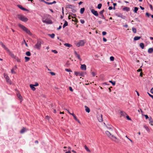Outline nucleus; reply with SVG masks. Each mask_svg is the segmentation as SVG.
<instances>
[{"instance_id":"nucleus-45","label":"nucleus","mask_w":153,"mask_h":153,"mask_svg":"<svg viewBox=\"0 0 153 153\" xmlns=\"http://www.w3.org/2000/svg\"><path fill=\"white\" fill-rule=\"evenodd\" d=\"M80 22L82 24H83L85 23V21L83 19L80 20Z\"/></svg>"},{"instance_id":"nucleus-44","label":"nucleus","mask_w":153,"mask_h":153,"mask_svg":"<svg viewBox=\"0 0 153 153\" xmlns=\"http://www.w3.org/2000/svg\"><path fill=\"white\" fill-rule=\"evenodd\" d=\"M101 17H99V18L103 19H105V17L103 15H101Z\"/></svg>"},{"instance_id":"nucleus-46","label":"nucleus","mask_w":153,"mask_h":153,"mask_svg":"<svg viewBox=\"0 0 153 153\" xmlns=\"http://www.w3.org/2000/svg\"><path fill=\"white\" fill-rule=\"evenodd\" d=\"M51 51L55 53H58L57 51L56 50H52Z\"/></svg>"},{"instance_id":"nucleus-42","label":"nucleus","mask_w":153,"mask_h":153,"mask_svg":"<svg viewBox=\"0 0 153 153\" xmlns=\"http://www.w3.org/2000/svg\"><path fill=\"white\" fill-rule=\"evenodd\" d=\"M71 11L73 13H75L76 12V10L74 8H72Z\"/></svg>"},{"instance_id":"nucleus-25","label":"nucleus","mask_w":153,"mask_h":153,"mask_svg":"<svg viewBox=\"0 0 153 153\" xmlns=\"http://www.w3.org/2000/svg\"><path fill=\"white\" fill-rule=\"evenodd\" d=\"M68 22L66 21H65V23L63 26V28L65 27L66 26H68Z\"/></svg>"},{"instance_id":"nucleus-53","label":"nucleus","mask_w":153,"mask_h":153,"mask_svg":"<svg viewBox=\"0 0 153 153\" xmlns=\"http://www.w3.org/2000/svg\"><path fill=\"white\" fill-rule=\"evenodd\" d=\"M69 89L71 91H73L72 88L71 87H69Z\"/></svg>"},{"instance_id":"nucleus-26","label":"nucleus","mask_w":153,"mask_h":153,"mask_svg":"<svg viewBox=\"0 0 153 153\" xmlns=\"http://www.w3.org/2000/svg\"><path fill=\"white\" fill-rule=\"evenodd\" d=\"M84 147L85 150L89 152H91L90 150L88 148L86 145Z\"/></svg>"},{"instance_id":"nucleus-28","label":"nucleus","mask_w":153,"mask_h":153,"mask_svg":"<svg viewBox=\"0 0 153 153\" xmlns=\"http://www.w3.org/2000/svg\"><path fill=\"white\" fill-rule=\"evenodd\" d=\"M144 127L147 131H148V132L150 131V129L148 126H147L146 125H145L144 126Z\"/></svg>"},{"instance_id":"nucleus-14","label":"nucleus","mask_w":153,"mask_h":153,"mask_svg":"<svg viewBox=\"0 0 153 153\" xmlns=\"http://www.w3.org/2000/svg\"><path fill=\"white\" fill-rule=\"evenodd\" d=\"M81 68L82 70L85 71L86 69V66L85 64L82 65L81 66Z\"/></svg>"},{"instance_id":"nucleus-63","label":"nucleus","mask_w":153,"mask_h":153,"mask_svg":"<svg viewBox=\"0 0 153 153\" xmlns=\"http://www.w3.org/2000/svg\"><path fill=\"white\" fill-rule=\"evenodd\" d=\"M49 117H49L48 116H47L45 117L46 119H47L48 120L49 119Z\"/></svg>"},{"instance_id":"nucleus-31","label":"nucleus","mask_w":153,"mask_h":153,"mask_svg":"<svg viewBox=\"0 0 153 153\" xmlns=\"http://www.w3.org/2000/svg\"><path fill=\"white\" fill-rule=\"evenodd\" d=\"M138 8L137 7H134V12L135 13H137V11L138 10Z\"/></svg>"},{"instance_id":"nucleus-12","label":"nucleus","mask_w":153,"mask_h":153,"mask_svg":"<svg viewBox=\"0 0 153 153\" xmlns=\"http://www.w3.org/2000/svg\"><path fill=\"white\" fill-rule=\"evenodd\" d=\"M74 54L76 56L78 59L80 61H81L82 60V59L80 57V56L77 53L76 51H74Z\"/></svg>"},{"instance_id":"nucleus-41","label":"nucleus","mask_w":153,"mask_h":153,"mask_svg":"<svg viewBox=\"0 0 153 153\" xmlns=\"http://www.w3.org/2000/svg\"><path fill=\"white\" fill-rule=\"evenodd\" d=\"M16 61L18 62H21V59L17 58L16 59Z\"/></svg>"},{"instance_id":"nucleus-32","label":"nucleus","mask_w":153,"mask_h":153,"mask_svg":"<svg viewBox=\"0 0 153 153\" xmlns=\"http://www.w3.org/2000/svg\"><path fill=\"white\" fill-rule=\"evenodd\" d=\"M132 30L134 33H136L137 30H136V29L135 28H134V27H132Z\"/></svg>"},{"instance_id":"nucleus-8","label":"nucleus","mask_w":153,"mask_h":153,"mask_svg":"<svg viewBox=\"0 0 153 153\" xmlns=\"http://www.w3.org/2000/svg\"><path fill=\"white\" fill-rule=\"evenodd\" d=\"M4 78L5 79L6 82L10 84H11V82L9 78L8 75L5 73L4 74Z\"/></svg>"},{"instance_id":"nucleus-58","label":"nucleus","mask_w":153,"mask_h":153,"mask_svg":"<svg viewBox=\"0 0 153 153\" xmlns=\"http://www.w3.org/2000/svg\"><path fill=\"white\" fill-rule=\"evenodd\" d=\"M150 92L152 94H153V87L151 89Z\"/></svg>"},{"instance_id":"nucleus-64","label":"nucleus","mask_w":153,"mask_h":153,"mask_svg":"<svg viewBox=\"0 0 153 153\" xmlns=\"http://www.w3.org/2000/svg\"><path fill=\"white\" fill-rule=\"evenodd\" d=\"M65 153H71V152L70 150H69L68 151L66 152Z\"/></svg>"},{"instance_id":"nucleus-60","label":"nucleus","mask_w":153,"mask_h":153,"mask_svg":"<svg viewBox=\"0 0 153 153\" xmlns=\"http://www.w3.org/2000/svg\"><path fill=\"white\" fill-rule=\"evenodd\" d=\"M145 116L146 119H148L149 118V117H148V116L147 115H145Z\"/></svg>"},{"instance_id":"nucleus-27","label":"nucleus","mask_w":153,"mask_h":153,"mask_svg":"<svg viewBox=\"0 0 153 153\" xmlns=\"http://www.w3.org/2000/svg\"><path fill=\"white\" fill-rule=\"evenodd\" d=\"M85 9L84 8H81L80 10V13L81 14H83L85 11Z\"/></svg>"},{"instance_id":"nucleus-36","label":"nucleus","mask_w":153,"mask_h":153,"mask_svg":"<svg viewBox=\"0 0 153 153\" xmlns=\"http://www.w3.org/2000/svg\"><path fill=\"white\" fill-rule=\"evenodd\" d=\"M17 96L19 99L21 100L22 99V97L21 96V95L20 94H17Z\"/></svg>"},{"instance_id":"nucleus-59","label":"nucleus","mask_w":153,"mask_h":153,"mask_svg":"<svg viewBox=\"0 0 153 153\" xmlns=\"http://www.w3.org/2000/svg\"><path fill=\"white\" fill-rule=\"evenodd\" d=\"M108 9L110 10H112L113 9V7L112 6L109 7H108Z\"/></svg>"},{"instance_id":"nucleus-16","label":"nucleus","mask_w":153,"mask_h":153,"mask_svg":"<svg viewBox=\"0 0 153 153\" xmlns=\"http://www.w3.org/2000/svg\"><path fill=\"white\" fill-rule=\"evenodd\" d=\"M44 2H45V3L47 4H48V5H51V4H55L56 3V2L54 1H53V2H46V1H44Z\"/></svg>"},{"instance_id":"nucleus-52","label":"nucleus","mask_w":153,"mask_h":153,"mask_svg":"<svg viewBox=\"0 0 153 153\" xmlns=\"http://www.w3.org/2000/svg\"><path fill=\"white\" fill-rule=\"evenodd\" d=\"M73 117H74V119L76 120H77L78 119L76 118V115H75L74 116H73Z\"/></svg>"},{"instance_id":"nucleus-10","label":"nucleus","mask_w":153,"mask_h":153,"mask_svg":"<svg viewBox=\"0 0 153 153\" xmlns=\"http://www.w3.org/2000/svg\"><path fill=\"white\" fill-rule=\"evenodd\" d=\"M85 43V42L83 40H81L76 44V45L78 47L80 46H83L84 45Z\"/></svg>"},{"instance_id":"nucleus-7","label":"nucleus","mask_w":153,"mask_h":153,"mask_svg":"<svg viewBox=\"0 0 153 153\" xmlns=\"http://www.w3.org/2000/svg\"><path fill=\"white\" fill-rule=\"evenodd\" d=\"M74 74L76 76H84V75L86 74L85 72H77L75 71L74 72Z\"/></svg>"},{"instance_id":"nucleus-43","label":"nucleus","mask_w":153,"mask_h":153,"mask_svg":"<svg viewBox=\"0 0 153 153\" xmlns=\"http://www.w3.org/2000/svg\"><path fill=\"white\" fill-rule=\"evenodd\" d=\"M110 59L111 61H113L114 60V57L113 56L110 57Z\"/></svg>"},{"instance_id":"nucleus-34","label":"nucleus","mask_w":153,"mask_h":153,"mask_svg":"<svg viewBox=\"0 0 153 153\" xmlns=\"http://www.w3.org/2000/svg\"><path fill=\"white\" fill-rule=\"evenodd\" d=\"M25 58L26 62H27L30 59V58L29 57H27L25 56Z\"/></svg>"},{"instance_id":"nucleus-17","label":"nucleus","mask_w":153,"mask_h":153,"mask_svg":"<svg viewBox=\"0 0 153 153\" xmlns=\"http://www.w3.org/2000/svg\"><path fill=\"white\" fill-rule=\"evenodd\" d=\"M130 8L129 7H125L123 8V10L124 11H126L127 12H128L130 10Z\"/></svg>"},{"instance_id":"nucleus-50","label":"nucleus","mask_w":153,"mask_h":153,"mask_svg":"<svg viewBox=\"0 0 153 153\" xmlns=\"http://www.w3.org/2000/svg\"><path fill=\"white\" fill-rule=\"evenodd\" d=\"M146 14L148 17H149L150 15V14L148 13H146Z\"/></svg>"},{"instance_id":"nucleus-15","label":"nucleus","mask_w":153,"mask_h":153,"mask_svg":"<svg viewBox=\"0 0 153 153\" xmlns=\"http://www.w3.org/2000/svg\"><path fill=\"white\" fill-rule=\"evenodd\" d=\"M18 7L24 11H27V10L22 7V6L20 5H18Z\"/></svg>"},{"instance_id":"nucleus-5","label":"nucleus","mask_w":153,"mask_h":153,"mask_svg":"<svg viewBox=\"0 0 153 153\" xmlns=\"http://www.w3.org/2000/svg\"><path fill=\"white\" fill-rule=\"evenodd\" d=\"M18 18L21 21L23 22H26L28 20V19L25 16L23 15L19 14L18 15Z\"/></svg>"},{"instance_id":"nucleus-19","label":"nucleus","mask_w":153,"mask_h":153,"mask_svg":"<svg viewBox=\"0 0 153 153\" xmlns=\"http://www.w3.org/2000/svg\"><path fill=\"white\" fill-rule=\"evenodd\" d=\"M149 53H151L153 52V48H150L148 49V51Z\"/></svg>"},{"instance_id":"nucleus-3","label":"nucleus","mask_w":153,"mask_h":153,"mask_svg":"<svg viewBox=\"0 0 153 153\" xmlns=\"http://www.w3.org/2000/svg\"><path fill=\"white\" fill-rule=\"evenodd\" d=\"M48 16H49V15H45L44 17L43 18L42 21L43 23H45L46 24H51V21L49 19H47Z\"/></svg>"},{"instance_id":"nucleus-54","label":"nucleus","mask_w":153,"mask_h":153,"mask_svg":"<svg viewBox=\"0 0 153 153\" xmlns=\"http://www.w3.org/2000/svg\"><path fill=\"white\" fill-rule=\"evenodd\" d=\"M23 41H24V43H25V45L27 47H28V45H27V43H26V42L25 41V40L24 39Z\"/></svg>"},{"instance_id":"nucleus-4","label":"nucleus","mask_w":153,"mask_h":153,"mask_svg":"<svg viewBox=\"0 0 153 153\" xmlns=\"http://www.w3.org/2000/svg\"><path fill=\"white\" fill-rule=\"evenodd\" d=\"M42 42V41L41 39H38L37 43L34 46V48L38 50H40L41 47Z\"/></svg>"},{"instance_id":"nucleus-40","label":"nucleus","mask_w":153,"mask_h":153,"mask_svg":"<svg viewBox=\"0 0 153 153\" xmlns=\"http://www.w3.org/2000/svg\"><path fill=\"white\" fill-rule=\"evenodd\" d=\"M91 74L94 77L97 74L96 73L94 72H92Z\"/></svg>"},{"instance_id":"nucleus-39","label":"nucleus","mask_w":153,"mask_h":153,"mask_svg":"<svg viewBox=\"0 0 153 153\" xmlns=\"http://www.w3.org/2000/svg\"><path fill=\"white\" fill-rule=\"evenodd\" d=\"M104 10H102L100 11V12L99 13L101 15H103V13L104 12Z\"/></svg>"},{"instance_id":"nucleus-55","label":"nucleus","mask_w":153,"mask_h":153,"mask_svg":"<svg viewBox=\"0 0 153 153\" xmlns=\"http://www.w3.org/2000/svg\"><path fill=\"white\" fill-rule=\"evenodd\" d=\"M62 13L63 16L64 15V8L63 7L62 8Z\"/></svg>"},{"instance_id":"nucleus-9","label":"nucleus","mask_w":153,"mask_h":153,"mask_svg":"<svg viewBox=\"0 0 153 153\" xmlns=\"http://www.w3.org/2000/svg\"><path fill=\"white\" fill-rule=\"evenodd\" d=\"M115 15L118 17H120L123 19H125L126 18V17L120 13H116L115 14Z\"/></svg>"},{"instance_id":"nucleus-38","label":"nucleus","mask_w":153,"mask_h":153,"mask_svg":"<svg viewBox=\"0 0 153 153\" xmlns=\"http://www.w3.org/2000/svg\"><path fill=\"white\" fill-rule=\"evenodd\" d=\"M109 82L111 83L113 86L114 85H115V81L113 82L111 80H110L109 81Z\"/></svg>"},{"instance_id":"nucleus-35","label":"nucleus","mask_w":153,"mask_h":153,"mask_svg":"<svg viewBox=\"0 0 153 153\" xmlns=\"http://www.w3.org/2000/svg\"><path fill=\"white\" fill-rule=\"evenodd\" d=\"M26 54L28 56H30L31 55V53L29 51H27L26 53Z\"/></svg>"},{"instance_id":"nucleus-61","label":"nucleus","mask_w":153,"mask_h":153,"mask_svg":"<svg viewBox=\"0 0 153 153\" xmlns=\"http://www.w3.org/2000/svg\"><path fill=\"white\" fill-rule=\"evenodd\" d=\"M103 40L104 42H106L107 41L106 39L104 37L103 38Z\"/></svg>"},{"instance_id":"nucleus-49","label":"nucleus","mask_w":153,"mask_h":153,"mask_svg":"<svg viewBox=\"0 0 153 153\" xmlns=\"http://www.w3.org/2000/svg\"><path fill=\"white\" fill-rule=\"evenodd\" d=\"M50 74L52 75V76H54L55 75V73L53 72H50Z\"/></svg>"},{"instance_id":"nucleus-56","label":"nucleus","mask_w":153,"mask_h":153,"mask_svg":"<svg viewBox=\"0 0 153 153\" xmlns=\"http://www.w3.org/2000/svg\"><path fill=\"white\" fill-rule=\"evenodd\" d=\"M126 118L128 120H131V119L130 118V117L128 116H126Z\"/></svg>"},{"instance_id":"nucleus-11","label":"nucleus","mask_w":153,"mask_h":153,"mask_svg":"<svg viewBox=\"0 0 153 153\" xmlns=\"http://www.w3.org/2000/svg\"><path fill=\"white\" fill-rule=\"evenodd\" d=\"M91 12L93 14L94 16H98V13L97 11L95 10L94 9H91Z\"/></svg>"},{"instance_id":"nucleus-37","label":"nucleus","mask_w":153,"mask_h":153,"mask_svg":"<svg viewBox=\"0 0 153 153\" xmlns=\"http://www.w3.org/2000/svg\"><path fill=\"white\" fill-rule=\"evenodd\" d=\"M14 68H13L11 70V72L12 74H15L16 73V72L14 71Z\"/></svg>"},{"instance_id":"nucleus-62","label":"nucleus","mask_w":153,"mask_h":153,"mask_svg":"<svg viewBox=\"0 0 153 153\" xmlns=\"http://www.w3.org/2000/svg\"><path fill=\"white\" fill-rule=\"evenodd\" d=\"M62 27V26L61 25H60L59 26V27L57 28V30H60Z\"/></svg>"},{"instance_id":"nucleus-24","label":"nucleus","mask_w":153,"mask_h":153,"mask_svg":"<svg viewBox=\"0 0 153 153\" xmlns=\"http://www.w3.org/2000/svg\"><path fill=\"white\" fill-rule=\"evenodd\" d=\"M140 46L142 49H143L144 47V43H140Z\"/></svg>"},{"instance_id":"nucleus-30","label":"nucleus","mask_w":153,"mask_h":153,"mask_svg":"<svg viewBox=\"0 0 153 153\" xmlns=\"http://www.w3.org/2000/svg\"><path fill=\"white\" fill-rule=\"evenodd\" d=\"M64 45L67 47H70L72 45L66 43L64 44Z\"/></svg>"},{"instance_id":"nucleus-21","label":"nucleus","mask_w":153,"mask_h":153,"mask_svg":"<svg viewBox=\"0 0 153 153\" xmlns=\"http://www.w3.org/2000/svg\"><path fill=\"white\" fill-rule=\"evenodd\" d=\"M120 114L122 116L124 117L126 115H127L126 113L125 112L123 111H120Z\"/></svg>"},{"instance_id":"nucleus-57","label":"nucleus","mask_w":153,"mask_h":153,"mask_svg":"<svg viewBox=\"0 0 153 153\" xmlns=\"http://www.w3.org/2000/svg\"><path fill=\"white\" fill-rule=\"evenodd\" d=\"M33 85L34 86H37L39 85V84L38 83H36Z\"/></svg>"},{"instance_id":"nucleus-22","label":"nucleus","mask_w":153,"mask_h":153,"mask_svg":"<svg viewBox=\"0 0 153 153\" xmlns=\"http://www.w3.org/2000/svg\"><path fill=\"white\" fill-rule=\"evenodd\" d=\"M85 110L86 112L89 113L90 112V108L86 106H85Z\"/></svg>"},{"instance_id":"nucleus-47","label":"nucleus","mask_w":153,"mask_h":153,"mask_svg":"<svg viewBox=\"0 0 153 153\" xmlns=\"http://www.w3.org/2000/svg\"><path fill=\"white\" fill-rule=\"evenodd\" d=\"M65 70L67 72H72V71L70 69H65Z\"/></svg>"},{"instance_id":"nucleus-33","label":"nucleus","mask_w":153,"mask_h":153,"mask_svg":"<svg viewBox=\"0 0 153 153\" xmlns=\"http://www.w3.org/2000/svg\"><path fill=\"white\" fill-rule=\"evenodd\" d=\"M102 6V4L101 3H100L98 4L97 7L98 9H100L101 8Z\"/></svg>"},{"instance_id":"nucleus-2","label":"nucleus","mask_w":153,"mask_h":153,"mask_svg":"<svg viewBox=\"0 0 153 153\" xmlns=\"http://www.w3.org/2000/svg\"><path fill=\"white\" fill-rule=\"evenodd\" d=\"M18 25L20 28H21L23 31H25L29 36H32V34L30 32V30L27 28H26L25 26L21 25V24H19Z\"/></svg>"},{"instance_id":"nucleus-20","label":"nucleus","mask_w":153,"mask_h":153,"mask_svg":"<svg viewBox=\"0 0 153 153\" xmlns=\"http://www.w3.org/2000/svg\"><path fill=\"white\" fill-rule=\"evenodd\" d=\"M26 131V129L25 128H23L20 131V132L21 134H23Z\"/></svg>"},{"instance_id":"nucleus-51","label":"nucleus","mask_w":153,"mask_h":153,"mask_svg":"<svg viewBox=\"0 0 153 153\" xmlns=\"http://www.w3.org/2000/svg\"><path fill=\"white\" fill-rule=\"evenodd\" d=\"M106 34V32L105 31H103L102 32V34L103 35H105Z\"/></svg>"},{"instance_id":"nucleus-18","label":"nucleus","mask_w":153,"mask_h":153,"mask_svg":"<svg viewBox=\"0 0 153 153\" xmlns=\"http://www.w3.org/2000/svg\"><path fill=\"white\" fill-rule=\"evenodd\" d=\"M30 88H31V89L33 91H34L35 90L36 88L34 87L35 86H34L33 85V84H30Z\"/></svg>"},{"instance_id":"nucleus-6","label":"nucleus","mask_w":153,"mask_h":153,"mask_svg":"<svg viewBox=\"0 0 153 153\" xmlns=\"http://www.w3.org/2000/svg\"><path fill=\"white\" fill-rule=\"evenodd\" d=\"M105 134H107V135L109 137L111 138V139L115 141L114 140V139H117V137L111 134L108 131H105Z\"/></svg>"},{"instance_id":"nucleus-29","label":"nucleus","mask_w":153,"mask_h":153,"mask_svg":"<svg viewBox=\"0 0 153 153\" xmlns=\"http://www.w3.org/2000/svg\"><path fill=\"white\" fill-rule=\"evenodd\" d=\"M48 35L50 36L52 38H54L55 36V34L54 33H52L51 34H49Z\"/></svg>"},{"instance_id":"nucleus-1","label":"nucleus","mask_w":153,"mask_h":153,"mask_svg":"<svg viewBox=\"0 0 153 153\" xmlns=\"http://www.w3.org/2000/svg\"><path fill=\"white\" fill-rule=\"evenodd\" d=\"M0 45H1V47H3L5 50L8 52L9 54L12 57L14 58L15 57L14 54L12 53L8 48H7L1 42H0Z\"/></svg>"},{"instance_id":"nucleus-48","label":"nucleus","mask_w":153,"mask_h":153,"mask_svg":"<svg viewBox=\"0 0 153 153\" xmlns=\"http://www.w3.org/2000/svg\"><path fill=\"white\" fill-rule=\"evenodd\" d=\"M134 20L136 21V22H140V20L138 19V18H135Z\"/></svg>"},{"instance_id":"nucleus-13","label":"nucleus","mask_w":153,"mask_h":153,"mask_svg":"<svg viewBox=\"0 0 153 153\" xmlns=\"http://www.w3.org/2000/svg\"><path fill=\"white\" fill-rule=\"evenodd\" d=\"M102 116V114L99 115L97 116L98 119L100 122H101L103 121Z\"/></svg>"},{"instance_id":"nucleus-23","label":"nucleus","mask_w":153,"mask_h":153,"mask_svg":"<svg viewBox=\"0 0 153 153\" xmlns=\"http://www.w3.org/2000/svg\"><path fill=\"white\" fill-rule=\"evenodd\" d=\"M140 38V36H136L134 38V40L136 41L139 39Z\"/></svg>"}]
</instances>
